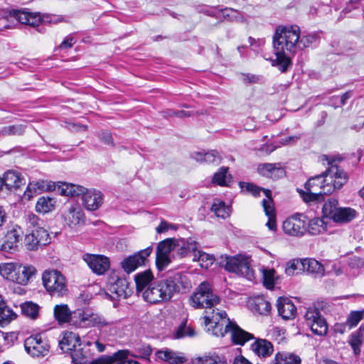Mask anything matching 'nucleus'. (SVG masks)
<instances>
[{
	"label": "nucleus",
	"mask_w": 364,
	"mask_h": 364,
	"mask_svg": "<svg viewBox=\"0 0 364 364\" xmlns=\"http://www.w3.org/2000/svg\"><path fill=\"white\" fill-rule=\"evenodd\" d=\"M321 159L327 162L329 166L328 169L321 174L309 178L305 183L306 191H299L303 200L309 205L322 202L324 195L331 194L340 189L348 181L346 173L334 164L336 161H341V157L323 155Z\"/></svg>",
	"instance_id": "f257e3e1"
},
{
	"label": "nucleus",
	"mask_w": 364,
	"mask_h": 364,
	"mask_svg": "<svg viewBox=\"0 0 364 364\" xmlns=\"http://www.w3.org/2000/svg\"><path fill=\"white\" fill-rule=\"evenodd\" d=\"M191 288L187 276L177 272L167 278L151 283L140 295L144 301L152 304L166 302L176 294H183Z\"/></svg>",
	"instance_id": "f03ea898"
},
{
	"label": "nucleus",
	"mask_w": 364,
	"mask_h": 364,
	"mask_svg": "<svg viewBox=\"0 0 364 364\" xmlns=\"http://www.w3.org/2000/svg\"><path fill=\"white\" fill-rule=\"evenodd\" d=\"M300 37V28L297 26L277 27L273 37V48L276 59L272 65L277 66L285 73L291 66V55H294Z\"/></svg>",
	"instance_id": "7ed1b4c3"
},
{
	"label": "nucleus",
	"mask_w": 364,
	"mask_h": 364,
	"mask_svg": "<svg viewBox=\"0 0 364 364\" xmlns=\"http://www.w3.org/2000/svg\"><path fill=\"white\" fill-rule=\"evenodd\" d=\"M205 325L207 331L217 337H223L228 332L230 333L232 343L235 345L243 346L247 341L253 339L254 336L243 329L228 318L225 311L206 312Z\"/></svg>",
	"instance_id": "20e7f679"
},
{
	"label": "nucleus",
	"mask_w": 364,
	"mask_h": 364,
	"mask_svg": "<svg viewBox=\"0 0 364 364\" xmlns=\"http://www.w3.org/2000/svg\"><path fill=\"white\" fill-rule=\"evenodd\" d=\"M58 192L61 196H82L84 207L88 210H97L103 203L102 193L96 189H87L73 183H61L58 186Z\"/></svg>",
	"instance_id": "39448f33"
},
{
	"label": "nucleus",
	"mask_w": 364,
	"mask_h": 364,
	"mask_svg": "<svg viewBox=\"0 0 364 364\" xmlns=\"http://www.w3.org/2000/svg\"><path fill=\"white\" fill-rule=\"evenodd\" d=\"M191 305L196 309H205L204 316L206 312L214 311L215 314L221 310L213 309L220 302V298L215 294L211 286L208 282H202L197 288L196 291L190 298ZM205 319V316H203Z\"/></svg>",
	"instance_id": "423d86ee"
},
{
	"label": "nucleus",
	"mask_w": 364,
	"mask_h": 364,
	"mask_svg": "<svg viewBox=\"0 0 364 364\" xmlns=\"http://www.w3.org/2000/svg\"><path fill=\"white\" fill-rule=\"evenodd\" d=\"M217 262L228 272L245 277L249 279L253 276L249 258L242 255L235 256L222 255L217 259Z\"/></svg>",
	"instance_id": "0eeeda50"
},
{
	"label": "nucleus",
	"mask_w": 364,
	"mask_h": 364,
	"mask_svg": "<svg viewBox=\"0 0 364 364\" xmlns=\"http://www.w3.org/2000/svg\"><path fill=\"white\" fill-rule=\"evenodd\" d=\"M16 20L22 24L38 26L43 21L39 13H31L21 10H2L0 12V31L11 27L9 22Z\"/></svg>",
	"instance_id": "6e6552de"
},
{
	"label": "nucleus",
	"mask_w": 364,
	"mask_h": 364,
	"mask_svg": "<svg viewBox=\"0 0 364 364\" xmlns=\"http://www.w3.org/2000/svg\"><path fill=\"white\" fill-rule=\"evenodd\" d=\"M42 282L51 296L62 297L68 291L65 277L57 269L45 270L42 274Z\"/></svg>",
	"instance_id": "1a4fd4ad"
},
{
	"label": "nucleus",
	"mask_w": 364,
	"mask_h": 364,
	"mask_svg": "<svg viewBox=\"0 0 364 364\" xmlns=\"http://www.w3.org/2000/svg\"><path fill=\"white\" fill-rule=\"evenodd\" d=\"M24 348L26 353L33 358H43L48 355L50 345L46 337L37 333L25 340Z\"/></svg>",
	"instance_id": "9d476101"
},
{
	"label": "nucleus",
	"mask_w": 364,
	"mask_h": 364,
	"mask_svg": "<svg viewBox=\"0 0 364 364\" xmlns=\"http://www.w3.org/2000/svg\"><path fill=\"white\" fill-rule=\"evenodd\" d=\"M77 314L79 318L77 325L80 327L103 328L112 324V321H107L102 315L93 312L90 309L79 311Z\"/></svg>",
	"instance_id": "9b49d317"
},
{
	"label": "nucleus",
	"mask_w": 364,
	"mask_h": 364,
	"mask_svg": "<svg viewBox=\"0 0 364 364\" xmlns=\"http://www.w3.org/2000/svg\"><path fill=\"white\" fill-rule=\"evenodd\" d=\"M50 238L45 228L31 230L25 235L24 245L28 250L35 251L50 242Z\"/></svg>",
	"instance_id": "f8f14e48"
},
{
	"label": "nucleus",
	"mask_w": 364,
	"mask_h": 364,
	"mask_svg": "<svg viewBox=\"0 0 364 364\" xmlns=\"http://www.w3.org/2000/svg\"><path fill=\"white\" fill-rule=\"evenodd\" d=\"M107 288L113 299H126L131 294L127 279L119 277L115 272L110 275Z\"/></svg>",
	"instance_id": "ddd939ff"
},
{
	"label": "nucleus",
	"mask_w": 364,
	"mask_h": 364,
	"mask_svg": "<svg viewBox=\"0 0 364 364\" xmlns=\"http://www.w3.org/2000/svg\"><path fill=\"white\" fill-rule=\"evenodd\" d=\"M174 245V238H167L158 243L156 265L159 270L164 269L171 263L170 253L175 252Z\"/></svg>",
	"instance_id": "4468645a"
},
{
	"label": "nucleus",
	"mask_w": 364,
	"mask_h": 364,
	"mask_svg": "<svg viewBox=\"0 0 364 364\" xmlns=\"http://www.w3.org/2000/svg\"><path fill=\"white\" fill-rule=\"evenodd\" d=\"M305 319L314 334L324 336L327 333V323L318 309H308L305 314Z\"/></svg>",
	"instance_id": "2eb2a0df"
},
{
	"label": "nucleus",
	"mask_w": 364,
	"mask_h": 364,
	"mask_svg": "<svg viewBox=\"0 0 364 364\" xmlns=\"http://www.w3.org/2000/svg\"><path fill=\"white\" fill-rule=\"evenodd\" d=\"M307 217L298 214L287 219L283 223L284 232L292 236H301L306 232Z\"/></svg>",
	"instance_id": "dca6fc26"
},
{
	"label": "nucleus",
	"mask_w": 364,
	"mask_h": 364,
	"mask_svg": "<svg viewBox=\"0 0 364 364\" xmlns=\"http://www.w3.org/2000/svg\"><path fill=\"white\" fill-rule=\"evenodd\" d=\"M90 269L96 274L102 275L107 272L110 267L109 259L102 255H92L86 253L82 256Z\"/></svg>",
	"instance_id": "f3484780"
},
{
	"label": "nucleus",
	"mask_w": 364,
	"mask_h": 364,
	"mask_svg": "<svg viewBox=\"0 0 364 364\" xmlns=\"http://www.w3.org/2000/svg\"><path fill=\"white\" fill-rule=\"evenodd\" d=\"M152 247L140 250L134 255L129 256L124 259L122 262V267L127 272L130 273L134 271L138 267L144 265L146 261L147 257L152 252Z\"/></svg>",
	"instance_id": "a211bd4d"
},
{
	"label": "nucleus",
	"mask_w": 364,
	"mask_h": 364,
	"mask_svg": "<svg viewBox=\"0 0 364 364\" xmlns=\"http://www.w3.org/2000/svg\"><path fill=\"white\" fill-rule=\"evenodd\" d=\"M92 343L90 341L80 342L77 348L72 352L71 358L74 364H90L91 358L94 355V350L91 348Z\"/></svg>",
	"instance_id": "6ab92c4d"
},
{
	"label": "nucleus",
	"mask_w": 364,
	"mask_h": 364,
	"mask_svg": "<svg viewBox=\"0 0 364 364\" xmlns=\"http://www.w3.org/2000/svg\"><path fill=\"white\" fill-rule=\"evenodd\" d=\"M258 173L267 178L277 180L285 176L286 171L280 163L260 164L257 166Z\"/></svg>",
	"instance_id": "aec40b11"
},
{
	"label": "nucleus",
	"mask_w": 364,
	"mask_h": 364,
	"mask_svg": "<svg viewBox=\"0 0 364 364\" xmlns=\"http://www.w3.org/2000/svg\"><path fill=\"white\" fill-rule=\"evenodd\" d=\"M264 193L267 199H264L262 204L265 214L268 217V221L266 225L270 230L274 231L277 229V224L274 208L272 204V192L270 190H264Z\"/></svg>",
	"instance_id": "412c9836"
},
{
	"label": "nucleus",
	"mask_w": 364,
	"mask_h": 364,
	"mask_svg": "<svg viewBox=\"0 0 364 364\" xmlns=\"http://www.w3.org/2000/svg\"><path fill=\"white\" fill-rule=\"evenodd\" d=\"M16 275L14 282L21 285H26L36 273V269L33 265H23L17 263Z\"/></svg>",
	"instance_id": "4be33fe9"
},
{
	"label": "nucleus",
	"mask_w": 364,
	"mask_h": 364,
	"mask_svg": "<svg viewBox=\"0 0 364 364\" xmlns=\"http://www.w3.org/2000/svg\"><path fill=\"white\" fill-rule=\"evenodd\" d=\"M80 342L81 339L78 334L68 331L64 333L59 346L64 353H69L71 355L72 352L75 351Z\"/></svg>",
	"instance_id": "5701e85b"
},
{
	"label": "nucleus",
	"mask_w": 364,
	"mask_h": 364,
	"mask_svg": "<svg viewBox=\"0 0 364 364\" xmlns=\"http://www.w3.org/2000/svg\"><path fill=\"white\" fill-rule=\"evenodd\" d=\"M277 306L279 315L284 319L288 320L294 318L296 308L289 299L285 297L278 298Z\"/></svg>",
	"instance_id": "b1692460"
},
{
	"label": "nucleus",
	"mask_w": 364,
	"mask_h": 364,
	"mask_svg": "<svg viewBox=\"0 0 364 364\" xmlns=\"http://www.w3.org/2000/svg\"><path fill=\"white\" fill-rule=\"evenodd\" d=\"M1 180L2 186H4L8 190L17 189L25 183L24 178L21 177V173L14 170L6 171Z\"/></svg>",
	"instance_id": "393cba45"
},
{
	"label": "nucleus",
	"mask_w": 364,
	"mask_h": 364,
	"mask_svg": "<svg viewBox=\"0 0 364 364\" xmlns=\"http://www.w3.org/2000/svg\"><path fill=\"white\" fill-rule=\"evenodd\" d=\"M174 243L175 252L182 257L191 252L194 254L197 250V243L192 238L188 240L174 238Z\"/></svg>",
	"instance_id": "a878e982"
},
{
	"label": "nucleus",
	"mask_w": 364,
	"mask_h": 364,
	"mask_svg": "<svg viewBox=\"0 0 364 364\" xmlns=\"http://www.w3.org/2000/svg\"><path fill=\"white\" fill-rule=\"evenodd\" d=\"M364 341V326L361 325L358 330L352 333L349 338L348 343L350 346L353 354L359 355L361 352V346Z\"/></svg>",
	"instance_id": "bb28decb"
},
{
	"label": "nucleus",
	"mask_w": 364,
	"mask_h": 364,
	"mask_svg": "<svg viewBox=\"0 0 364 364\" xmlns=\"http://www.w3.org/2000/svg\"><path fill=\"white\" fill-rule=\"evenodd\" d=\"M252 351L259 357H269L273 353L272 344L265 339H257L251 346Z\"/></svg>",
	"instance_id": "cd10ccee"
},
{
	"label": "nucleus",
	"mask_w": 364,
	"mask_h": 364,
	"mask_svg": "<svg viewBox=\"0 0 364 364\" xmlns=\"http://www.w3.org/2000/svg\"><path fill=\"white\" fill-rule=\"evenodd\" d=\"M302 271L314 275L315 277H322L324 274L323 265L314 259H302Z\"/></svg>",
	"instance_id": "c85d7f7f"
},
{
	"label": "nucleus",
	"mask_w": 364,
	"mask_h": 364,
	"mask_svg": "<svg viewBox=\"0 0 364 364\" xmlns=\"http://www.w3.org/2000/svg\"><path fill=\"white\" fill-rule=\"evenodd\" d=\"M23 232L21 228L16 225L7 232L6 240L2 245L4 250H11L17 246Z\"/></svg>",
	"instance_id": "c756f323"
},
{
	"label": "nucleus",
	"mask_w": 364,
	"mask_h": 364,
	"mask_svg": "<svg viewBox=\"0 0 364 364\" xmlns=\"http://www.w3.org/2000/svg\"><path fill=\"white\" fill-rule=\"evenodd\" d=\"M62 182H59L57 185L53 183L52 186L48 185L44 181L29 183L24 194L27 196L28 198H31L38 191H43L53 189L58 191V186Z\"/></svg>",
	"instance_id": "7c9ffc66"
},
{
	"label": "nucleus",
	"mask_w": 364,
	"mask_h": 364,
	"mask_svg": "<svg viewBox=\"0 0 364 364\" xmlns=\"http://www.w3.org/2000/svg\"><path fill=\"white\" fill-rule=\"evenodd\" d=\"M65 220L70 228L84 223V213L80 208L70 207L65 216Z\"/></svg>",
	"instance_id": "2f4dec72"
},
{
	"label": "nucleus",
	"mask_w": 364,
	"mask_h": 364,
	"mask_svg": "<svg viewBox=\"0 0 364 364\" xmlns=\"http://www.w3.org/2000/svg\"><path fill=\"white\" fill-rule=\"evenodd\" d=\"M153 278L154 276L150 270L138 273L135 276L136 292L139 296L142 294V291L146 290V287L152 283Z\"/></svg>",
	"instance_id": "473e14b6"
},
{
	"label": "nucleus",
	"mask_w": 364,
	"mask_h": 364,
	"mask_svg": "<svg viewBox=\"0 0 364 364\" xmlns=\"http://www.w3.org/2000/svg\"><path fill=\"white\" fill-rule=\"evenodd\" d=\"M53 314L58 323H68L72 321V312L67 304H57L54 306Z\"/></svg>",
	"instance_id": "72a5a7b5"
},
{
	"label": "nucleus",
	"mask_w": 364,
	"mask_h": 364,
	"mask_svg": "<svg viewBox=\"0 0 364 364\" xmlns=\"http://www.w3.org/2000/svg\"><path fill=\"white\" fill-rule=\"evenodd\" d=\"M157 357L168 363L171 364H178L183 363L186 361V358L181 355H179L177 353L169 350H161L156 352Z\"/></svg>",
	"instance_id": "f704fd0d"
},
{
	"label": "nucleus",
	"mask_w": 364,
	"mask_h": 364,
	"mask_svg": "<svg viewBox=\"0 0 364 364\" xmlns=\"http://www.w3.org/2000/svg\"><path fill=\"white\" fill-rule=\"evenodd\" d=\"M301 358L289 352H278L274 357V364H301Z\"/></svg>",
	"instance_id": "c9c22d12"
},
{
	"label": "nucleus",
	"mask_w": 364,
	"mask_h": 364,
	"mask_svg": "<svg viewBox=\"0 0 364 364\" xmlns=\"http://www.w3.org/2000/svg\"><path fill=\"white\" fill-rule=\"evenodd\" d=\"M212 181L213 183L220 186H228L232 181V176L230 174H228V168L221 167L214 174Z\"/></svg>",
	"instance_id": "e433bc0d"
},
{
	"label": "nucleus",
	"mask_w": 364,
	"mask_h": 364,
	"mask_svg": "<svg viewBox=\"0 0 364 364\" xmlns=\"http://www.w3.org/2000/svg\"><path fill=\"white\" fill-rule=\"evenodd\" d=\"M355 216V210L350 208H338L332 220L337 223H347Z\"/></svg>",
	"instance_id": "4c0bfd02"
},
{
	"label": "nucleus",
	"mask_w": 364,
	"mask_h": 364,
	"mask_svg": "<svg viewBox=\"0 0 364 364\" xmlns=\"http://www.w3.org/2000/svg\"><path fill=\"white\" fill-rule=\"evenodd\" d=\"M24 124H12L0 127V137L21 136L26 130Z\"/></svg>",
	"instance_id": "58836bf2"
},
{
	"label": "nucleus",
	"mask_w": 364,
	"mask_h": 364,
	"mask_svg": "<svg viewBox=\"0 0 364 364\" xmlns=\"http://www.w3.org/2000/svg\"><path fill=\"white\" fill-rule=\"evenodd\" d=\"M306 231L311 235H318L326 230V225L323 220L319 218H314L309 220L307 218Z\"/></svg>",
	"instance_id": "ea45409f"
},
{
	"label": "nucleus",
	"mask_w": 364,
	"mask_h": 364,
	"mask_svg": "<svg viewBox=\"0 0 364 364\" xmlns=\"http://www.w3.org/2000/svg\"><path fill=\"white\" fill-rule=\"evenodd\" d=\"M193 364H228L227 360L224 356H220L217 354H212L199 357L196 358Z\"/></svg>",
	"instance_id": "a19ab883"
},
{
	"label": "nucleus",
	"mask_w": 364,
	"mask_h": 364,
	"mask_svg": "<svg viewBox=\"0 0 364 364\" xmlns=\"http://www.w3.org/2000/svg\"><path fill=\"white\" fill-rule=\"evenodd\" d=\"M193 260L198 261L202 268L208 269L216 259L212 255L197 250L194 253Z\"/></svg>",
	"instance_id": "79ce46f5"
},
{
	"label": "nucleus",
	"mask_w": 364,
	"mask_h": 364,
	"mask_svg": "<svg viewBox=\"0 0 364 364\" xmlns=\"http://www.w3.org/2000/svg\"><path fill=\"white\" fill-rule=\"evenodd\" d=\"M55 206V200L50 197H41L36 205V210L41 213H47L51 211Z\"/></svg>",
	"instance_id": "37998d69"
},
{
	"label": "nucleus",
	"mask_w": 364,
	"mask_h": 364,
	"mask_svg": "<svg viewBox=\"0 0 364 364\" xmlns=\"http://www.w3.org/2000/svg\"><path fill=\"white\" fill-rule=\"evenodd\" d=\"M16 318V314L11 308L5 306L4 303L0 306V326L7 325Z\"/></svg>",
	"instance_id": "c03bdc74"
},
{
	"label": "nucleus",
	"mask_w": 364,
	"mask_h": 364,
	"mask_svg": "<svg viewBox=\"0 0 364 364\" xmlns=\"http://www.w3.org/2000/svg\"><path fill=\"white\" fill-rule=\"evenodd\" d=\"M271 309V304L263 298H257L254 301L252 310L259 314L267 315Z\"/></svg>",
	"instance_id": "a18cd8bd"
},
{
	"label": "nucleus",
	"mask_w": 364,
	"mask_h": 364,
	"mask_svg": "<svg viewBox=\"0 0 364 364\" xmlns=\"http://www.w3.org/2000/svg\"><path fill=\"white\" fill-rule=\"evenodd\" d=\"M134 349L135 353H130V356L133 358L149 360L152 353V348L147 344L136 345Z\"/></svg>",
	"instance_id": "49530a36"
},
{
	"label": "nucleus",
	"mask_w": 364,
	"mask_h": 364,
	"mask_svg": "<svg viewBox=\"0 0 364 364\" xmlns=\"http://www.w3.org/2000/svg\"><path fill=\"white\" fill-rule=\"evenodd\" d=\"M21 309L22 314L31 319H36L38 315L39 306L31 301L22 304Z\"/></svg>",
	"instance_id": "de8ad7c7"
},
{
	"label": "nucleus",
	"mask_w": 364,
	"mask_h": 364,
	"mask_svg": "<svg viewBox=\"0 0 364 364\" xmlns=\"http://www.w3.org/2000/svg\"><path fill=\"white\" fill-rule=\"evenodd\" d=\"M17 263H2L0 264V274L5 279L14 282Z\"/></svg>",
	"instance_id": "09e8293b"
},
{
	"label": "nucleus",
	"mask_w": 364,
	"mask_h": 364,
	"mask_svg": "<svg viewBox=\"0 0 364 364\" xmlns=\"http://www.w3.org/2000/svg\"><path fill=\"white\" fill-rule=\"evenodd\" d=\"M338 209V207L337 200L331 198L324 203L322 212L324 217L332 219Z\"/></svg>",
	"instance_id": "8fccbe9b"
},
{
	"label": "nucleus",
	"mask_w": 364,
	"mask_h": 364,
	"mask_svg": "<svg viewBox=\"0 0 364 364\" xmlns=\"http://www.w3.org/2000/svg\"><path fill=\"white\" fill-rule=\"evenodd\" d=\"M119 350L110 355H102L101 357L92 360L90 364H117L118 358H122Z\"/></svg>",
	"instance_id": "3c124183"
},
{
	"label": "nucleus",
	"mask_w": 364,
	"mask_h": 364,
	"mask_svg": "<svg viewBox=\"0 0 364 364\" xmlns=\"http://www.w3.org/2000/svg\"><path fill=\"white\" fill-rule=\"evenodd\" d=\"M364 315V309L361 311H351L347 319H346V325H348V329H351L352 328L356 326L358 323L363 319Z\"/></svg>",
	"instance_id": "603ef678"
},
{
	"label": "nucleus",
	"mask_w": 364,
	"mask_h": 364,
	"mask_svg": "<svg viewBox=\"0 0 364 364\" xmlns=\"http://www.w3.org/2000/svg\"><path fill=\"white\" fill-rule=\"evenodd\" d=\"M26 222L30 232L31 230L44 228L43 221L33 213H28L26 215Z\"/></svg>",
	"instance_id": "864d4df0"
},
{
	"label": "nucleus",
	"mask_w": 364,
	"mask_h": 364,
	"mask_svg": "<svg viewBox=\"0 0 364 364\" xmlns=\"http://www.w3.org/2000/svg\"><path fill=\"white\" fill-rule=\"evenodd\" d=\"M211 210L215 213L216 216L222 218H226L230 215V209L225 205V203L223 201L218 203H214L212 205Z\"/></svg>",
	"instance_id": "5fc2aeb1"
},
{
	"label": "nucleus",
	"mask_w": 364,
	"mask_h": 364,
	"mask_svg": "<svg viewBox=\"0 0 364 364\" xmlns=\"http://www.w3.org/2000/svg\"><path fill=\"white\" fill-rule=\"evenodd\" d=\"M302 259H294L287 264L285 273L288 276L298 274L302 271Z\"/></svg>",
	"instance_id": "6e6d98bb"
},
{
	"label": "nucleus",
	"mask_w": 364,
	"mask_h": 364,
	"mask_svg": "<svg viewBox=\"0 0 364 364\" xmlns=\"http://www.w3.org/2000/svg\"><path fill=\"white\" fill-rule=\"evenodd\" d=\"M274 274L275 270L273 269L263 271V284L269 289H272L274 287Z\"/></svg>",
	"instance_id": "4d7b16f0"
},
{
	"label": "nucleus",
	"mask_w": 364,
	"mask_h": 364,
	"mask_svg": "<svg viewBox=\"0 0 364 364\" xmlns=\"http://www.w3.org/2000/svg\"><path fill=\"white\" fill-rule=\"evenodd\" d=\"M193 330L189 326H187L186 323H182L176 331L175 337L176 338H181L186 336H193Z\"/></svg>",
	"instance_id": "13d9d810"
},
{
	"label": "nucleus",
	"mask_w": 364,
	"mask_h": 364,
	"mask_svg": "<svg viewBox=\"0 0 364 364\" xmlns=\"http://www.w3.org/2000/svg\"><path fill=\"white\" fill-rule=\"evenodd\" d=\"M316 39L315 35H306L303 36L301 38H299V42L297 43V48L299 49H303L304 48L309 47L311 44H312Z\"/></svg>",
	"instance_id": "bf43d9fd"
},
{
	"label": "nucleus",
	"mask_w": 364,
	"mask_h": 364,
	"mask_svg": "<svg viewBox=\"0 0 364 364\" xmlns=\"http://www.w3.org/2000/svg\"><path fill=\"white\" fill-rule=\"evenodd\" d=\"M119 353H122V358H118L117 364H141L137 360L129 359V356L130 355V351L129 350H119Z\"/></svg>",
	"instance_id": "052dcab7"
},
{
	"label": "nucleus",
	"mask_w": 364,
	"mask_h": 364,
	"mask_svg": "<svg viewBox=\"0 0 364 364\" xmlns=\"http://www.w3.org/2000/svg\"><path fill=\"white\" fill-rule=\"evenodd\" d=\"M220 156L215 150H211L205 152V162L208 164H219L220 162Z\"/></svg>",
	"instance_id": "680f3d73"
},
{
	"label": "nucleus",
	"mask_w": 364,
	"mask_h": 364,
	"mask_svg": "<svg viewBox=\"0 0 364 364\" xmlns=\"http://www.w3.org/2000/svg\"><path fill=\"white\" fill-rule=\"evenodd\" d=\"M348 264L353 269H358L363 266L364 260L358 257L353 256L349 258Z\"/></svg>",
	"instance_id": "e2e57ef3"
},
{
	"label": "nucleus",
	"mask_w": 364,
	"mask_h": 364,
	"mask_svg": "<svg viewBox=\"0 0 364 364\" xmlns=\"http://www.w3.org/2000/svg\"><path fill=\"white\" fill-rule=\"evenodd\" d=\"M98 136H99L100 139L105 144L110 145L112 146H114L112 136L111 133H109V132L103 131V132L99 133Z\"/></svg>",
	"instance_id": "0e129e2a"
},
{
	"label": "nucleus",
	"mask_w": 364,
	"mask_h": 364,
	"mask_svg": "<svg viewBox=\"0 0 364 364\" xmlns=\"http://www.w3.org/2000/svg\"><path fill=\"white\" fill-rule=\"evenodd\" d=\"M246 189L255 196H259L261 191L264 193V190H266L265 188H259L252 183H247Z\"/></svg>",
	"instance_id": "69168bd1"
},
{
	"label": "nucleus",
	"mask_w": 364,
	"mask_h": 364,
	"mask_svg": "<svg viewBox=\"0 0 364 364\" xmlns=\"http://www.w3.org/2000/svg\"><path fill=\"white\" fill-rule=\"evenodd\" d=\"M76 43V40L72 36L66 37L60 43V48L62 49L71 48Z\"/></svg>",
	"instance_id": "338daca9"
},
{
	"label": "nucleus",
	"mask_w": 364,
	"mask_h": 364,
	"mask_svg": "<svg viewBox=\"0 0 364 364\" xmlns=\"http://www.w3.org/2000/svg\"><path fill=\"white\" fill-rule=\"evenodd\" d=\"M173 225L168 223L167 222L163 220L161 222L159 225L156 228L157 233H162L168 231V230L171 228H173Z\"/></svg>",
	"instance_id": "774afa93"
}]
</instances>
